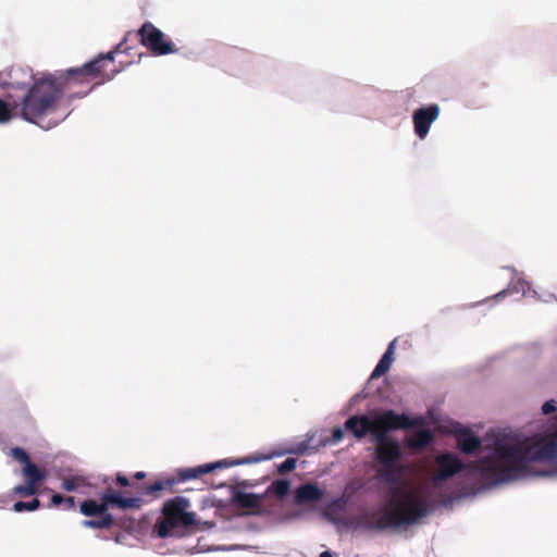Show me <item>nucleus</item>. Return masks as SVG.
Returning a JSON list of instances; mask_svg holds the SVG:
<instances>
[{
	"label": "nucleus",
	"instance_id": "obj_1",
	"mask_svg": "<svg viewBox=\"0 0 557 557\" xmlns=\"http://www.w3.org/2000/svg\"><path fill=\"white\" fill-rule=\"evenodd\" d=\"M124 38L115 49L108 53H101L96 59L85 63L79 67L67 69L64 72L49 73L38 78L32 85L21 103L11 106L7 101L0 99V124L9 123L17 115V110L22 119L29 123H34L42 128H51L64 120L67 114L58 120H49L46 116L53 113L62 100L66 96L69 101L76 98L87 96L94 88L91 84L98 77L102 81L112 79L121 70H114L111 74L102 73L107 62H113L115 54L126 51Z\"/></svg>",
	"mask_w": 557,
	"mask_h": 557
},
{
	"label": "nucleus",
	"instance_id": "obj_23",
	"mask_svg": "<svg viewBox=\"0 0 557 557\" xmlns=\"http://www.w3.org/2000/svg\"><path fill=\"white\" fill-rule=\"evenodd\" d=\"M39 488L30 483L20 484L13 488V493L21 497L34 496L38 493Z\"/></svg>",
	"mask_w": 557,
	"mask_h": 557
},
{
	"label": "nucleus",
	"instance_id": "obj_32",
	"mask_svg": "<svg viewBox=\"0 0 557 557\" xmlns=\"http://www.w3.org/2000/svg\"><path fill=\"white\" fill-rule=\"evenodd\" d=\"M506 293V290L499 292L494 296V299H498L500 296H503Z\"/></svg>",
	"mask_w": 557,
	"mask_h": 557
},
{
	"label": "nucleus",
	"instance_id": "obj_21",
	"mask_svg": "<svg viewBox=\"0 0 557 557\" xmlns=\"http://www.w3.org/2000/svg\"><path fill=\"white\" fill-rule=\"evenodd\" d=\"M290 490V483L287 480H275L268 487L267 494L275 495L280 499H284Z\"/></svg>",
	"mask_w": 557,
	"mask_h": 557
},
{
	"label": "nucleus",
	"instance_id": "obj_4",
	"mask_svg": "<svg viewBox=\"0 0 557 557\" xmlns=\"http://www.w3.org/2000/svg\"><path fill=\"white\" fill-rule=\"evenodd\" d=\"M189 500L176 496L164 503L162 518L156 523L154 531L159 537H168L178 527H190L195 523V513L188 512Z\"/></svg>",
	"mask_w": 557,
	"mask_h": 557
},
{
	"label": "nucleus",
	"instance_id": "obj_17",
	"mask_svg": "<svg viewBox=\"0 0 557 557\" xmlns=\"http://www.w3.org/2000/svg\"><path fill=\"white\" fill-rule=\"evenodd\" d=\"M395 341L389 343L386 351L377 362L376 367L371 373V379H379L384 375L391 368L393 362V354H394Z\"/></svg>",
	"mask_w": 557,
	"mask_h": 557
},
{
	"label": "nucleus",
	"instance_id": "obj_18",
	"mask_svg": "<svg viewBox=\"0 0 557 557\" xmlns=\"http://www.w3.org/2000/svg\"><path fill=\"white\" fill-rule=\"evenodd\" d=\"M457 447L465 454H471L480 447V440L469 431H462L457 436Z\"/></svg>",
	"mask_w": 557,
	"mask_h": 557
},
{
	"label": "nucleus",
	"instance_id": "obj_7",
	"mask_svg": "<svg viewBox=\"0 0 557 557\" xmlns=\"http://www.w3.org/2000/svg\"><path fill=\"white\" fill-rule=\"evenodd\" d=\"M176 484L174 478H163L154 481L153 483H137L135 486H131L124 493H120L123 498H139L141 500L140 508L144 504L157 499L160 497L161 492L173 490Z\"/></svg>",
	"mask_w": 557,
	"mask_h": 557
},
{
	"label": "nucleus",
	"instance_id": "obj_2",
	"mask_svg": "<svg viewBox=\"0 0 557 557\" xmlns=\"http://www.w3.org/2000/svg\"><path fill=\"white\" fill-rule=\"evenodd\" d=\"M404 466L398 462L391 467H382L381 479L391 484L389 495L392 497V509L385 510L383 515L368 524L369 529L385 530L410 525L425 517L431 506L422 493V488H408L401 482Z\"/></svg>",
	"mask_w": 557,
	"mask_h": 557
},
{
	"label": "nucleus",
	"instance_id": "obj_33",
	"mask_svg": "<svg viewBox=\"0 0 557 557\" xmlns=\"http://www.w3.org/2000/svg\"><path fill=\"white\" fill-rule=\"evenodd\" d=\"M268 457H262V458H256L255 460L256 461H259V460H263V459H267Z\"/></svg>",
	"mask_w": 557,
	"mask_h": 557
},
{
	"label": "nucleus",
	"instance_id": "obj_19",
	"mask_svg": "<svg viewBox=\"0 0 557 557\" xmlns=\"http://www.w3.org/2000/svg\"><path fill=\"white\" fill-rule=\"evenodd\" d=\"M433 441V434L430 430L423 429L417 431L409 440L408 445L414 449H422Z\"/></svg>",
	"mask_w": 557,
	"mask_h": 557
},
{
	"label": "nucleus",
	"instance_id": "obj_27",
	"mask_svg": "<svg viewBox=\"0 0 557 557\" xmlns=\"http://www.w3.org/2000/svg\"><path fill=\"white\" fill-rule=\"evenodd\" d=\"M344 430L342 428H334L332 430V437H331V442L336 444L338 442H341L343 438H344Z\"/></svg>",
	"mask_w": 557,
	"mask_h": 557
},
{
	"label": "nucleus",
	"instance_id": "obj_10",
	"mask_svg": "<svg viewBox=\"0 0 557 557\" xmlns=\"http://www.w3.org/2000/svg\"><path fill=\"white\" fill-rule=\"evenodd\" d=\"M9 455L16 461L24 465L22 473L26 483H30L39 488L40 484L47 478L46 469L38 468L36 463L30 460L28 453L22 447H13L10 449Z\"/></svg>",
	"mask_w": 557,
	"mask_h": 557
},
{
	"label": "nucleus",
	"instance_id": "obj_15",
	"mask_svg": "<svg viewBox=\"0 0 557 557\" xmlns=\"http://www.w3.org/2000/svg\"><path fill=\"white\" fill-rule=\"evenodd\" d=\"M323 496L322 490H320L315 484L306 483L301 484L295 493V502L299 505L306 503H315L319 502Z\"/></svg>",
	"mask_w": 557,
	"mask_h": 557
},
{
	"label": "nucleus",
	"instance_id": "obj_12",
	"mask_svg": "<svg viewBox=\"0 0 557 557\" xmlns=\"http://www.w3.org/2000/svg\"><path fill=\"white\" fill-rule=\"evenodd\" d=\"M244 461H227V460H221L213 463H206L202 466H198L195 468H187V469H181L177 471V476H173L176 480V483L198 479L203 474L210 473L214 469H222L228 466H235L240 465Z\"/></svg>",
	"mask_w": 557,
	"mask_h": 557
},
{
	"label": "nucleus",
	"instance_id": "obj_25",
	"mask_svg": "<svg viewBox=\"0 0 557 557\" xmlns=\"http://www.w3.org/2000/svg\"><path fill=\"white\" fill-rule=\"evenodd\" d=\"M296 463L297 459L289 457L277 466V472L280 474H286L296 468Z\"/></svg>",
	"mask_w": 557,
	"mask_h": 557
},
{
	"label": "nucleus",
	"instance_id": "obj_31",
	"mask_svg": "<svg viewBox=\"0 0 557 557\" xmlns=\"http://www.w3.org/2000/svg\"><path fill=\"white\" fill-rule=\"evenodd\" d=\"M319 557H333V556L329 550H325V552L321 553Z\"/></svg>",
	"mask_w": 557,
	"mask_h": 557
},
{
	"label": "nucleus",
	"instance_id": "obj_5",
	"mask_svg": "<svg viewBox=\"0 0 557 557\" xmlns=\"http://www.w3.org/2000/svg\"><path fill=\"white\" fill-rule=\"evenodd\" d=\"M141 500L139 498H123L120 492L109 487L100 496L99 502L95 499H86L82 502L79 511L86 517L101 516L108 512L110 506L117 507L120 509H140Z\"/></svg>",
	"mask_w": 557,
	"mask_h": 557
},
{
	"label": "nucleus",
	"instance_id": "obj_13",
	"mask_svg": "<svg viewBox=\"0 0 557 557\" xmlns=\"http://www.w3.org/2000/svg\"><path fill=\"white\" fill-rule=\"evenodd\" d=\"M7 76L10 81H0L1 88L24 89L32 82L34 84L37 81L34 79L32 70L23 66H12L7 72Z\"/></svg>",
	"mask_w": 557,
	"mask_h": 557
},
{
	"label": "nucleus",
	"instance_id": "obj_30",
	"mask_svg": "<svg viewBox=\"0 0 557 557\" xmlns=\"http://www.w3.org/2000/svg\"><path fill=\"white\" fill-rule=\"evenodd\" d=\"M7 72H0V81H10V78L7 76Z\"/></svg>",
	"mask_w": 557,
	"mask_h": 557
},
{
	"label": "nucleus",
	"instance_id": "obj_20",
	"mask_svg": "<svg viewBox=\"0 0 557 557\" xmlns=\"http://www.w3.org/2000/svg\"><path fill=\"white\" fill-rule=\"evenodd\" d=\"M99 519L84 520L83 525L89 529H110L114 525V518L107 512L99 516Z\"/></svg>",
	"mask_w": 557,
	"mask_h": 557
},
{
	"label": "nucleus",
	"instance_id": "obj_3",
	"mask_svg": "<svg viewBox=\"0 0 557 557\" xmlns=\"http://www.w3.org/2000/svg\"><path fill=\"white\" fill-rule=\"evenodd\" d=\"M417 424L418 422L411 420L407 414L397 413L389 409L374 412L371 417L367 414L351 416L346 420L345 429L351 432L357 440H361L368 433L376 438L380 433L409 429Z\"/></svg>",
	"mask_w": 557,
	"mask_h": 557
},
{
	"label": "nucleus",
	"instance_id": "obj_11",
	"mask_svg": "<svg viewBox=\"0 0 557 557\" xmlns=\"http://www.w3.org/2000/svg\"><path fill=\"white\" fill-rule=\"evenodd\" d=\"M440 107L434 103L419 108L413 112V129L414 134L420 139H424L428 136L432 123L436 121L440 115Z\"/></svg>",
	"mask_w": 557,
	"mask_h": 557
},
{
	"label": "nucleus",
	"instance_id": "obj_14",
	"mask_svg": "<svg viewBox=\"0 0 557 557\" xmlns=\"http://www.w3.org/2000/svg\"><path fill=\"white\" fill-rule=\"evenodd\" d=\"M265 494H253L237 491L233 495V502L236 506L247 509L249 513H260L262 500Z\"/></svg>",
	"mask_w": 557,
	"mask_h": 557
},
{
	"label": "nucleus",
	"instance_id": "obj_16",
	"mask_svg": "<svg viewBox=\"0 0 557 557\" xmlns=\"http://www.w3.org/2000/svg\"><path fill=\"white\" fill-rule=\"evenodd\" d=\"M92 485L83 475H71L62 478L61 488L66 492H79L82 494H88L87 488Z\"/></svg>",
	"mask_w": 557,
	"mask_h": 557
},
{
	"label": "nucleus",
	"instance_id": "obj_22",
	"mask_svg": "<svg viewBox=\"0 0 557 557\" xmlns=\"http://www.w3.org/2000/svg\"><path fill=\"white\" fill-rule=\"evenodd\" d=\"M51 504L55 507L62 506L64 510L75 509V499L72 496H63L61 494H53L51 497Z\"/></svg>",
	"mask_w": 557,
	"mask_h": 557
},
{
	"label": "nucleus",
	"instance_id": "obj_28",
	"mask_svg": "<svg viewBox=\"0 0 557 557\" xmlns=\"http://www.w3.org/2000/svg\"><path fill=\"white\" fill-rule=\"evenodd\" d=\"M478 469L484 473L487 471V457H481V459L478 462Z\"/></svg>",
	"mask_w": 557,
	"mask_h": 557
},
{
	"label": "nucleus",
	"instance_id": "obj_29",
	"mask_svg": "<svg viewBox=\"0 0 557 557\" xmlns=\"http://www.w3.org/2000/svg\"><path fill=\"white\" fill-rule=\"evenodd\" d=\"M135 480H143L144 478H146V473L143 472V471H138L134 474L133 476Z\"/></svg>",
	"mask_w": 557,
	"mask_h": 557
},
{
	"label": "nucleus",
	"instance_id": "obj_6",
	"mask_svg": "<svg viewBox=\"0 0 557 557\" xmlns=\"http://www.w3.org/2000/svg\"><path fill=\"white\" fill-rule=\"evenodd\" d=\"M136 36L139 42L145 46L153 55H166L176 53L178 49L166 39V36L151 22H145L137 30Z\"/></svg>",
	"mask_w": 557,
	"mask_h": 557
},
{
	"label": "nucleus",
	"instance_id": "obj_26",
	"mask_svg": "<svg viewBox=\"0 0 557 557\" xmlns=\"http://www.w3.org/2000/svg\"><path fill=\"white\" fill-rule=\"evenodd\" d=\"M115 482L117 485L124 486V487L135 486V482H132L126 475L121 474V473L116 474Z\"/></svg>",
	"mask_w": 557,
	"mask_h": 557
},
{
	"label": "nucleus",
	"instance_id": "obj_24",
	"mask_svg": "<svg viewBox=\"0 0 557 557\" xmlns=\"http://www.w3.org/2000/svg\"><path fill=\"white\" fill-rule=\"evenodd\" d=\"M40 507V502L39 499L37 498H34L33 500L30 502H16L14 505H13V509L16 511V512H22V511H34L36 509H38Z\"/></svg>",
	"mask_w": 557,
	"mask_h": 557
},
{
	"label": "nucleus",
	"instance_id": "obj_8",
	"mask_svg": "<svg viewBox=\"0 0 557 557\" xmlns=\"http://www.w3.org/2000/svg\"><path fill=\"white\" fill-rule=\"evenodd\" d=\"M436 470L432 475L431 485L436 488L441 483L466 469V463L453 453H443L435 457Z\"/></svg>",
	"mask_w": 557,
	"mask_h": 557
},
{
	"label": "nucleus",
	"instance_id": "obj_9",
	"mask_svg": "<svg viewBox=\"0 0 557 557\" xmlns=\"http://www.w3.org/2000/svg\"><path fill=\"white\" fill-rule=\"evenodd\" d=\"M375 458L382 467H391L400 462L403 451L399 443L380 433L375 438Z\"/></svg>",
	"mask_w": 557,
	"mask_h": 557
}]
</instances>
